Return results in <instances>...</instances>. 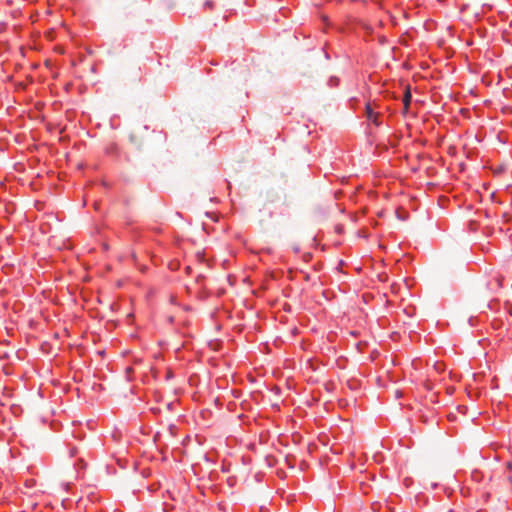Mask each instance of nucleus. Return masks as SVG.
Returning <instances> with one entry per match:
<instances>
[{
    "label": "nucleus",
    "instance_id": "7",
    "mask_svg": "<svg viewBox=\"0 0 512 512\" xmlns=\"http://www.w3.org/2000/svg\"><path fill=\"white\" fill-rule=\"evenodd\" d=\"M190 270H191L190 266H187V267H186V271H187V273H189V272H190Z\"/></svg>",
    "mask_w": 512,
    "mask_h": 512
},
{
    "label": "nucleus",
    "instance_id": "4",
    "mask_svg": "<svg viewBox=\"0 0 512 512\" xmlns=\"http://www.w3.org/2000/svg\"><path fill=\"white\" fill-rule=\"evenodd\" d=\"M231 394H232L234 397H236V398H237V397H238L239 392H238L237 390H235V389H232V390H231Z\"/></svg>",
    "mask_w": 512,
    "mask_h": 512
},
{
    "label": "nucleus",
    "instance_id": "1",
    "mask_svg": "<svg viewBox=\"0 0 512 512\" xmlns=\"http://www.w3.org/2000/svg\"><path fill=\"white\" fill-rule=\"evenodd\" d=\"M147 126H136L131 130L129 135L130 142L136 146H141L144 142Z\"/></svg>",
    "mask_w": 512,
    "mask_h": 512
},
{
    "label": "nucleus",
    "instance_id": "8",
    "mask_svg": "<svg viewBox=\"0 0 512 512\" xmlns=\"http://www.w3.org/2000/svg\"><path fill=\"white\" fill-rule=\"evenodd\" d=\"M229 283L232 284L231 276L228 277Z\"/></svg>",
    "mask_w": 512,
    "mask_h": 512
},
{
    "label": "nucleus",
    "instance_id": "6",
    "mask_svg": "<svg viewBox=\"0 0 512 512\" xmlns=\"http://www.w3.org/2000/svg\"><path fill=\"white\" fill-rule=\"evenodd\" d=\"M76 453H77L76 448H73V449L70 450V456L73 457L74 455H76Z\"/></svg>",
    "mask_w": 512,
    "mask_h": 512
},
{
    "label": "nucleus",
    "instance_id": "2",
    "mask_svg": "<svg viewBox=\"0 0 512 512\" xmlns=\"http://www.w3.org/2000/svg\"><path fill=\"white\" fill-rule=\"evenodd\" d=\"M366 116L367 118L372 121L376 126L380 125V122L378 121L379 113H375L373 111L371 103L366 104Z\"/></svg>",
    "mask_w": 512,
    "mask_h": 512
},
{
    "label": "nucleus",
    "instance_id": "9",
    "mask_svg": "<svg viewBox=\"0 0 512 512\" xmlns=\"http://www.w3.org/2000/svg\"><path fill=\"white\" fill-rule=\"evenodd\" d=\"M126 370L128 373L132 371V369L130 367H128Z\"/></svg>",
    "mask_w": 512,
    "mask_h": 512
},
{
    "label": "nucleus",
    "instance_id": "3",
    "mask_svg": "<svg viewBox=\"0 0 512 512\" xmlns=\"http://www.w3.org/2000/svg\"><path fill=\"white\" fill-rule=\"evenodd\" d=\"M410 102H411V93L409 90H407L403 97V104H404L405 112L408 110Z\"/></svg>",
    "mask_w": 512,
    "mask_h": 512
},
{
    "label": "nucleus",
    "instance_id": "5",
    "mask_svg": "<svg viewBox=\"0 0 512 512\" xmlns=\"http://www.w3.org/2000/svg\"><path fill=\"white\" fill-rule=\"evenodd\" d=\"M226 482L230 486L234 485V481H232V478H230V477L228 479H226Z\"/></svg>",
    "mask_w": 512,
    "mask_h": 512
}]
</instances>
